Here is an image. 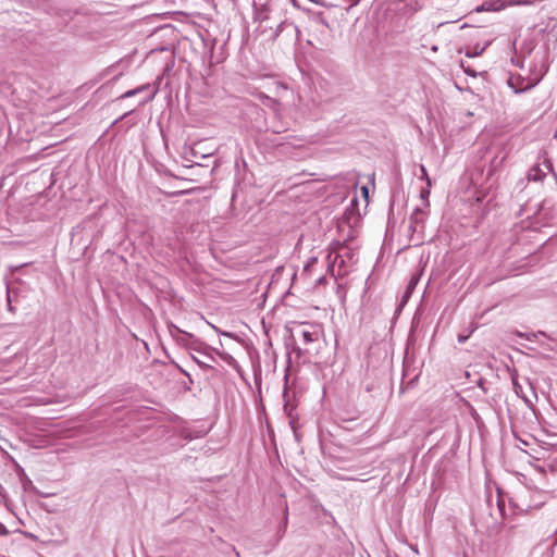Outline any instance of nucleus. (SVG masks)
I'll return each instance as SVG.
<instances>
[{
	"mask_svg": "<svg viewBox=\"0 0 557 557\" xmlns=\"http://www.w3.org/2000/svg\"><path fill=\"white\" fill-rule=\"evenodd\" d=\"M509 154V148L504 141H483L479 148L473 168L469 170L471 186L475 189L476 200L491 201L496 183L495 174L502 168Z\"/></svg>",
	"mask_w": 557,
	"mask_h": 557,
	"instance_id": "f257e3e1",
	"label": "nucleus"
},
{
	"mask_svg": "<svg viewBox=\"0 0 557 557\" xmlns=\"http://www.w3.org/2000/svg\"><path fill=\"white\" fill-rule=\"evenodd\" d=\"M350 194L344 180L333 177L324 181L315 177V218L321 221L344 202Z\"/></svg>",
	"mask_w": 557,
	"mask_h": 557,
	"instance_id": "f03ea898",
	"label": "nucleus"
},
{
	"mask_svg": "<svg viewBox=\"0 0 557 557\" xmlns=\"http://www.w3.org/2000/svg\"><path fill=\"white\" fill-rule=\"evenodd\" d=\"M358 205V198L357 194H352V198L350 199L349 206L345 208L341 216L335 215L332 221L336 222L337 228L339 232L344 231V227L346 226L347 234L343 236L344 242L352 240L356 237V230L355 227L360 222V214L356 212V206Z\"/></svg>",
	"mask_w": 557,
	"mask_h": 557,
	"instance_id": "7ed1b4c3",
	"label": "nucleus"
},
{
	"mask_svg": "<svg viewBox=\"0 0 557 557\" xmlns=\"http://www.w3.org/2000/svg\"><path fill=\"white\" fill-rule=\"evenodd\" d=\"M547 172H552L556 176L553 170L552 161L545 158L543 163H536L528 170L527 178L529 182H543V180L546 177Z\"/></svg>",
	"mask_w": 557,
	"mask_h": 557,
	"instance_id": "20e7f679",
	"label": "nucleus"
},
{
	"mask_svg": "<svg viewBox=\"0 0 557 557\" xmlns=\"http://www.w3.org/2000/svg\"><path fill=\"white\" fill-rule=\"evenodd\" d=\"M326 525L331 529L332 535H337L339 528L336 525L335 518L322 505L315 502V524Z\"/></svg>",
	"mask_w": 557,
	"mask_h": 557,
	"instance_id": "39448f33",
	"label": "nucleus"
},
{
	"mask_svg": "<svg viewBox=\"0 0 557 557\" xmlns=\"http://www.w3.org/2000/svg\"><path fill=\"white\" fill-rule=\"evenodd\" d=\"M426 219V211L421 207H416L409 218V228L416 231L418 225H423Z\"/></svg>",
	"mask_w": 557,
	"mask_h": 557,
	"instance_id": "423d86ee",
	"label": "nucleus"
},
{
	"mask_svg": "<svg viewBox=\"0 0 557 557\" xmlns=\"http://www.w3.org/2000/svg\"><path fill=\"white\" fill-rule=\"evenodd\" d=\"M414 329H416V325H414V321H413L412 324H411V327H410L407 341H406V357H405V360H404V371H406V368H407V358H408L407 355H408V351H409L410 348H413L414 345H416L417 337H416V334H414Z\"/></svg>",
	"mask_w": 557,
	"mask_h": 557,
	"instance_id": "0eeeda50",
	"label": "nucleus"
},
{
	"mask_svg": "<svg viewBox=\"0 0 557 557\" xmlns=\"http://www.w3.org/2000/svg\"><path fill=\"white\" fill-rule=\"evenodd\" d=\"M432 186H433V183H425V186H423L421 189H420V193H419V197L420 199L422 200L423 202V206L425 208H429L430 207V195H431V189H432Z\"/></svg>",
	"mask_w": 557,
	"mask_h": 557,
	"instance_id": "6e6552de",
	"label": "nucleus"
},
{
	"mask_svg": "<svg viewBox=\"0 0 557 557\" xmlns=\"http://www.w3.org/2000/svg\"><path fill=\"white\" fill-rule=\"evenodd\" d=\"M419 281H420V275L418 274H412L408 281V284L406 286V289H405V295L404 297L406 298H409L411 297L413 290L416 289L417 285L419 284Z\"/></svg>",
	"mask_w": 557,
	"mask_h": 557,
	"instance_id": "1a4fd4ad",
	"label": "nucleus"
},
{
	"mask_svg": "<svg viewBox=\"0 0 557 557\" xmlns=\"http://www.w3.org/2000/svg\"><path fill=\"white\" fill-rule=\"evenodd\" d=\"M425 149L430 150L432 152L436 151V153L440 154L438 147L435 144V141H429V144L425 146ZM448 151H449V147L447 145H443L442 154L437 157L438 160L442 161L445 158V156L448 153Z\"/></svg>",
	"mask_w": 557,
	"mask_h": 557,
	"instance_id": "9d476101",
	"label": "nucleus"
},
{
	"mask_svg": "<svg viewBox=\"0 0 557 557\" xmlns=\"http://www.w3.org/2000/svg\"><path fill=\"white\" fill-rule=\"evenodd\" d=\"M418 169H419V172H420V175H419V178L425 183H433L430 175H429V172H428V169L425 168L424 164L420 163L418 165Z\"/></svg>",
	"mask_w": 557,
	"mask_h": 557,
	"instance_id": "9b49d317",
	"label": "nucleus"
},
{
	"mask_svg": "<svg viewBox=\"0 0 557 557\" xmlns=\"http://www.w3.org/2000/svg\"><path fill=\"white\" fill-rule=\"evenodd\" d=\"M174 330L178 333H182L186 338L193 341V348L196 349V350H199V347L202 345V343L196 341L194 338V335L193 334H189V333H186L184 331H181L178 327L174 326Z\"/></svg>",
	"mask_w": 557,
	"mask_h": 557,
	"instance_id": "f8f14e48",
	"label": "nucleus"
},
{
	"mask_svg": "<svg viewBox=\"0 0 557 557\" xmlns=\"http://www.w3.org/2000/svg\"><path fill=\"white\" fill-rule=\"evenodd\" d=\"M509 507L515 515L525 512L530 508V506L527 509L520 507L512 498L509 499Z\"/></svg>",
	"mask_w": 557,
	"mask_h": 557,
	"instance_id": "ddd939ff",
	"label": "nucleus"
},
{
	"mask_svg": "<svg viewBox=\"0 0 557 557\" xmlns=\"http://www.w3.org/2000/svg\"><path fill=\"white\" fill-rule=\"evenodd\" d=\"M327 283V277L325 275H321L315 278V287L320 285H325Z\"/></svg>",
	"mask_w": 557,
	"mask_h": 557,
	"instance_id": "4468645a",
	"label": "nucleus"
},
{
	"mask_svg": "<svg viewBox=\"0 0 557 557\" xmlns=\"http://www.w3.org/2000/svg\"><path fill=\"white\" fill-rule=\"evenodd\" d=\"M222 358L231 366H234L236 363V360L228 354L222 355Z\"/></svg>",
	"mask_w": 557,
	"mask_h": 557,
	"instance_id": "2eb2a0df",
	"label": "nucleus"
},
{
	"mask_svg": "<svg viewBox=\"0 0 557 557\" xmlns=\"http://www.w3.org/2000/svg\"><path fill=\"white\" fill-rule=\"evenodd\" d=\"M140 90H141V88L128 90L121 98H127V97L134 96L135 94L139 92Z\"/></svg>",
	"mask_w": 557,
	"mask_h": 557,
	"instance_id": "dca6fc26",
	"label": "nucleus"
},
{
	"mask_svg": "<svg viewBox=\"0 0 557 557\" xmlns=\"http://www.w3.org/2000/svg\"><path fill=\"white\" fill-rule=\"evenodd\" d=\"M302 336L307 343H310L312 341V335L308 331H302Z\"/></svg>",
	"mask_w": 557,
	"mask_h": 557,
	"instance_id": "f3484780",
	"label": "nucleus"
},
{
	"mask_svg": "<svg viewBox=\"0 0 557 557\" xmlns=\"http://www.w3.org/2000/svg\"><path fill=\"white\" fill-rule=\"evenodd\" d=\"M393 212H394V206L393 203H391L389 206V211H388V221H387V224H392V221H393Z\"/></svg>",
	"mask_w": 557,
	"mask_h": 557,
	"instance_id": "a211bd4d",
	"label": "nucleus"
},
{
	"mask_svg": "<svg viewBox=\"0 0 557 557\" xmlns=\"http://www.w3.org/2000/svg\"><path fill=\"white\" fill-rule=\"evenodd\" d=\"M468 337H469L468 335L459 334V335H458V342H459L460 344H463V343H466V342H467Z\"/></svg>",
	"mask_w": 557,
	"mask_h": 557,
	"instance_id": "6ab92c4d",
	"label": "nucleus"
},
{
	"mask_svg": "<svg viewBox=\"0 0 557 557\" xmlns=\"http://www.w3.org/2000/svg\"><path fill=\"white\" fill-rule=\"evenodd\" d=\"M0 534L1 535H7L8 534L7 528L1 522H0Z\"/></svg>",
	"mask_w": 557,
	"mask_h": 557,
	"instance_id": "aec40b11",
	"label": "nucleus"
},
{
	"mask_svg": "<svg viewBox=\"0 0 557 557\" xmlns=\"http://www.w3.org/2000/svg\"><path fill=\"white\" fill-rule=\"evenodd\" d=\"M361 194H362L363 197H366V198L368 197L369 189H368L367 186H362L361 187Z\"/></svg>",
	"mask_w": 557,
	"mask_h": 557,
	"instance_id": "412c9836",
	"label": "nucleus"
},
{
	"mask_svg": "<svg viewBox=\"0 0 557 557\" xmlns=\"http://www.w3.org/2000/svg\"><path fill=\"white\" fill-rule=\"evenodd\" d=\"M497 506H498L500 512H503L505 510L504 505L499 498L497 499Z\"/></svg>",
	"mask_w": 557,
	"mask_h": 557,
	"instance_id": "4be33fe9",
	"label": "nucleus"
},
{
	"mask_svg": "<svg viewBox=\"0 0 557 557\" xmlns=\"http://www.w3.org/2000/svg\"><path fill=\"white\" fill-rule=\"evenodd\" d=\"M8 309L9 311L13 312L14 311V308L12 307L11 305V299H10V296H8Z\"/></svg>",
	"mask_w": 557,
	"mask_h": 557,
	"instance_id": "5701e85b",
	"label": "nucleus"
},
{
	"mask_svg": "<svg viewBox=\"0 0 557 557\" xmlns=\"http://www.w3.org/2000/svg\"><path fill=\"white\" fill-rule=\"evenodd\" d=\"M513 388H515V392L518 394V388H520L519 384L517 382L513 381Z\"/></svg>",
	"mask_w": 557,
	"mask_h": 557,
	"instance_id": "b1692460",
	"label": "nucleus"
},
{
	"mask_svg": "<svg viewBox=\"0 0 557 557\" xmlns=\"http://www.w3.org/2000/svg\"><path fill=\"white\" fill-rule=\"evenodd\" d=\"M318 326H320L318 323L314 324L315 327V334L318 333Z\"/></svg>",
	"mask_w": 557,
	"mask_h": 557,
	"instance_id": "393cba45",
	"label": "nucleus"
},
{
	"mask_svg": "<svg viewBox=\"0 0 557 557\" xmlns=\"http://www.w3.org/2000/svg\"><path fill=\"white\" fill-rule=\"evenodd\" d=\"M163 146L165 149H168V141H163Z\"/></svg>",
	"mask_w": 557,
	"mask_h": 557,
	"instance_id": "a878e982",
	"label": "nucleus"
},
{
	"mask_svg": "<svg viewBox=\"0 0 557 557\" xmlns=\"http://www.w3.org/2000/svg\"><path fill=\"white\" fill-rule=\"evenodd\" d=\"M312 260H313V259H310V260L307 262L306 269L310 265V262H311Z\"/></svg>",
	"mask_w": 557,
	"mask_h": 557,
	"instance_id": "bb28decb",
	"label": "nucleus"
}]
</instances>
